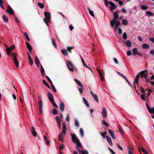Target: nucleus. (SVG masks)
Listing matches in <instances>:
<instances>
[{"instance_id":"5fc2aeb1","label":"nucleus","mask_w":154,"mask_h":154,"mask_svg":"<svg viewBox=\"0 0 154 154\" xmlns=\"http://www.w3.org/2000/svg\"><path fill=\"white\" fill-rule=\"evenodd\" d=\"M51 85V86H52V89L54 91V92H56V89L55 88V87L53 85V84H52V85Z\"/></svg>"},{"instance_id":"bf43d9fd","label":"nucleus","mask_w":154,"mask_h":154,"mask_svg":"<svg viewBox=\"0 0 154 154\" xmlns=\"http://www.w3.org/2000/svg\"><path fill=\"white\" fill-rule=\"evenodd\" d=\"M118 33L119 34H121L122 33V31L120 28H119L118 29Z\"/></svg>"},{"instance_id":"9d476101","label":"nucleus","mask_w":154,"mask_h":154,"mask_svg":"<svg viewBox=\"0 0 154 154\" xmlns=\"http://www.w3.org/2000/svg\"><path fill=\"white\" fill-rule=\"evenodd\" d=\"M7 11L11 15H12L14 14V11L13 9L10 7H8L7 9Z\"/></svg>"},{"instance_id":"a19ab883","label":"nucleus","mask_w":154,"mask_h":154,"mask_svg":"<svg viewBox=\"0 0 154 154\" xmlns=\"http://www.w3.org/2000/svg\"><path fill=\"white\" fill-rule=\"evenodd\" d=\"M53 114L54 115H56L57 114L58 112L57 110L55 109H53Z\"/></svg>"},{"instance_id":"7c9ffc66","label":"nucleus","mask_w":154,"mask_h":154,"mask_svg":"<svg viewBox=\"0 0 154 154\" xmlns=\"http://www.w3.org/2000/svg\"><path fill=\"white\" fill-rule=\"evenodd\" d=\"M146 14L149 16H153V13L152 12L150 11H147L146 12Z\"/></svg>"},{"instance_id":"69168bd1","label":"nucleus","mask_w":154,"mask_h":154,"mask_svg":"<svg viewBox=\"0 0 154 154\" xmlns=\"http://www.w3.org/2000/svg\"><path fill=\"white\" fill-rule=\"evenodd\" d=\"M79 92H80V93L82 94V91H83V88H80L79 89Z\"/></svg>"},{"instance_id":"e433bc0d","label":"nucleus","mask_w":154,"mask_h":154,"mask_svg":"<svg viewBox=\"0 0 154 154\" xmlns=\"http://www.w3.org/2000/svg\"><path fill=\"white\" fill-rule=\"evenodd\" d=\"M123 38L125 40H126L127 38V35L126 32H124L123 34Z\"/></svg>"},{"instance_id":"393cba45","label":"nucleus","mask_w":154,"mask_h":154,"mask_svg":"<svg viewBox=\"0 0 154 154\" xmlns=\"http://www.w3.org/2000/svg\"><path fill=\"white\" fill-rule=\"evenodd\" d=\"M83 101H84L86 105L88 107H89V103H88V101H87V100H86L84 97L83 98Z\"/></svg>"},{"instance_id":"c85d7f7f","label":"nucleus","mask_w":154,"mask_h":154,"mask_svg":"<svg viewBox=\"0 0 154 154\" xmlns=\"http://www.w3.org/2000/svg\"><path fill=\"white\" fill-rule=\"evenodd\" d=\"M80 134L81 136L82 137L84 136V131L83 129L82 128H80Z\"/></svg>"},{"instance_id":"052dcab7","label":"nucleus","mask_w":154,"mask_h":154,"mask_svg":"<svg viewBox=\"0 0 154 154\" xmlns=\"http://www.w3.org/2000/svg\"><path fill=\"white\" fill-rule=\"evenodd\" d=\"M149 40L151 42L154 43V38H151L149 39Z\"/></svg>"},{"instance_id":"4be33fe9","label":"nucleus","mask_w":154,"mask_h":154,"mask_svg":"<svg viewBox=\"0 0 154 154\" xmlns=\"http://www.w3.org/2000/svg\"><path fill=\"white\" fill-rule=\"evenodd\" d=\"M26 45L28 48V50L29 51H30L32 49V48L30 45L29 44V43L26 42Z\"/></svg>"},{"instance_id":"0eeeda50","label":"nucleus","mask_w":154,"mask_h":154,"mask_svg":"<svg viewBox=\"0 0 154 154\" xmlns=\"http://www.w3.org/2000/svg\"><path fill=\"white\" fill-rule=\"evenodd\" d=\"M102 115L103 117L104 118H105L107 116V112L106 110L104 107L102 108Z\"/></svg>"},{"instance_id":"2eb2a0df","label":"nucleus","mask_w":154,"mask_h":154,"mask_svg":"<svg viewBox=\"0 0 154 154\" xmlns=\"http://www.w3.org/2000/svg\"><path fill=\"white\" fill-rule=\"evenodd\" d=\"M91 94L93 96V97L94 99V100L97 102H99V101L98 98V97L96 95L94 94L91 91Z\"/></svg>"},{"instance_id":"4c0bfd02","label":"nucleus","mask_w":154,"mask_h":154,"mask_svg":"<svg viewBox=\"0 0 154 154\" xmlns=\"http://www.w3.org/2000/svg\"><path fill=\"white\" fill-rule=\"evenodd\" d=\"M29 62L31 65H32L33 64V61L31 57L29 58Z\"/></svg>"},{"instance_id":"a18cd8bd","label":"nucleus","mask_w":154,"mask_h":154,"mask_svg":"<svg viewBox=\"0 0 154 154\" xmlns=\"http://www.w3.org/2000/svg\"><path fill=\"white\" fill-rule=\"evenodd\" d=\"M142 9L143 10H146L147 9V7L144 5H142L141 7Z\"/></svg>"},{"instance_id":"423d86ee","label":"nucleus","mask_w":154,"mask_h":154,"mask_svg":"<svg viewBox=\"0 0 154 154\" xmlns=\"http://www.w3.org/2000/svg\"><path fill=\"white\" fill-rule=\"evenodd\" d=\"M109 4L111 5L110 7V10L112 11L116 8V6L114 3L111 1H109Z\"/></svg>"},{"instance_id":"72a5a7b5","label":"nucleus","mask_w":154,"mask_h":154,"mask_svg":"<svg viewBox=\"0 0 154 154\" xmlns=\"http://www.w3.org/2000/svg\"><path fill=\"white\" fill-rule=\"evenodd\" d=\"M75 125L77 127L79 128V123L77 119H75Z\"/></svg>"},{"instance_id":"37998d69","label":"nucleus","mask_w":154,"mask_h":154,"mask_svg":"<svg viewBox=\"0 0 154 154\" xmlns=\"http://www.w3.org/2000/svg\"><path fill=\"white\" fill-rule=\"evenodd\" d=\"M35 64H38V63H39V61L38 60V58L37 57L35 56Z\"/></svg>"},{"instance_id":"f704fd0d","label":"nucleus","mask_w":154,"mask_h":154,"mask_svg":"<svg viewBox=\"0 0 154 154\" xmlns=\"http://www.w3.org/2000/svg\"><path fill=\"white\" fill-rule=\"evenodd\" d=\"M15 46L14 45L12 46L11 47L9 48V47H7V48H8V50L10 51H11V50H13L15 48Z\"/></svg>"},{"instance_id":"20e7f679","label":"nucleus","mask_w":154,"mask_h":154,"mask_svg":"<svg viewBox=\"0 0 154 154\" xmlns=\"http://www.w3.org/2000/svg\"><path fill=\"white\" fill-rule=\"evenodd\" d=\"M44 15L45 18L44 19V21L48 26V23L50 22L51 21V14L49 12H47L46 11L44 12Z\"/></svg>"},{"instance_id":"412c9836","label":"nucleus","mask_w":154,"mask_h":154,"mask_svg":"<svg viewBox=\"0 0 154 154\" xmlns=\"http://www.w3.org/2000/svg\"><path fill=\"white\" fill-rule=\"evenodd\" d=\"M126 45L128 47H131V41L129 40H127L126 42Z\"/></svg>"},{"instance_id":"f8f14e48","label":"nucleus","mask_w":154,"mask_h":154,"mask_svg":"<svg viewBox=\"0 0 154 154\" xmlns=\"http://www.w3.org/2000/svg\"><path fill=\"white\" fill-rule=\"evenodd\" d=\"M31 133L33 136L35 137L37 134V133L35 131V129L33 127H32L31 128Z\"/></svg>"},{"instance_id":"4d7b16f0","label":"nucleus","mask_w":154,"mask_h":154,"mask_svg":"<svg viewBox=\"0 0 154 154\" xmlns=\"http://www.w3.org/2000/svg\"><path fill=\"white\" fill-rule=\"evenodd\" d=\"M129 149H128V154H133V151L130 149L129 147H128Z\"/></svg>"},{"instance_id":"1a4fd4ad","label":"nucleus","mask_w":154,"mask_h":154,"mask_svg":"<svg viewBox=\"0 0 154 154\" xmlns=\"http://www.w3.org/2000/svg\"><path fill=\"white\" fill-rule=\"evenodd\" d=\"M48 96L49 99L51 102L54 101L53 95L51 93H48Z\"/></svg>"},{"instance_id":"8fccbe9b","label":"nucleus","mask_w":154,"mask_h":154,"mask_svg":"<svg viewBox=\"0 0 154 154\" xmlns=\"http://www.w3.org/2000/svg\"><path fill=\"white\" fill-rule=\"evenodd\" d=\"M117 147L120 150H122L123 149L122 147L119 144H117Z\"/></svg>"},{"instance_id":"f257e3e1","label":"nucleus","mask_w":154,"mask_h":154,"mask_svg":"<svg viewBox=\"0 0 154 154\" xmlns=\"http://www.w3.org/2000/svg\"><path fill=\"white\" fill-rule=\"evenodd\" d=\"M113 16L112 20L110 21V23L112 27H113L114 25L116 26L115 29L116 30L119 27L120 23L119 21H117V19L119 17L118 13L116 12H114L113 13Z\"/></svg>"},{"instance_id":"680f3d73","label":"nucleus","mask_w":154,"mask_h":154,"mask_svg":"<svg viewBox=\"0 0 154 154\" xmlns=\"http://www.w3.org/2000/svg\"><path fill=\"white\" fill-rule=\"evenodd\" d=\"M89 13L90 14L91 16H92V17H94V15L93 14V12L92 11H90V12H89Z\"/></svg>"},{"instance_id":"864d4df0","label":"nucleus","mask_w":154,"mask_h":154,"mask_svg":"<svg viewBox=\"0 0 154 154\" xmlns=\"http://www.w3.org/2000/svg\"><path fill=\"white\" fill-rule=\"evenodd\" d=\"M16 55L15 54L13 53L11 56L13 57V59L16 58Z\"/></svg>"},{"instance_id":"e2e57ef3","label":"nucleus","mask_w":154,"mask_h":154,"mask_svg":"<svg viewBox=\"0 0 154 154\" xmlns=\"http://www.w3.org/2000/svg\"><path fill=\"white\" fill-rule=\"evenodd\" d=\"M140 89L141 90V92L143 93H145V91H144V90L143 89V87H142V86H140Z\"/></svg>"},{"instance_id":"3c124183","label":"nucleus","mask_w":154,"mask_h":154,"mask_svg":"<svg viewBox=\"0 0 154 154\" xmlns=\"http://www.w3.org/2000/svg\"><path fill=\"white\" fill-rule=\"evenodd\" d=\"M6 52H7V54H8V55H9V56H11V54H10V53L11 51H9V50H8V48H7V50H6Z\"/></svg>"},{"instance_id":"0e129e2a","label":"nucleus","mask_w":154,"mask_h":154,"mask_svg":"<svg viewBox=\"0 0 154 154\" xmlns=\"http://www.w3.org/2000/svg\"><path fill=\"white\" fill-rule=\"evenodd\" d=\"M45 141L46 142V144L47 146H49V141L47 139V140H45Z\"/></svg>"},{"instance_id":"9b49d317","label":"nucleus","mask_w":154,"mask_h":154,"mask_svg":"<svg viewBox=\"0 0 154 154\" xmlns=\"http://www.w3.org/2000/svg\"><path fill=\"white\" fill-rule=\"evenodd\" d=\"M60 108L62 112L64 111V105L63 103L61 102L60 103Z\"/></svg>"},{"instance_id":"13d9d810","label":"nucleus","mask_w":154,"mask_h":154,"mask_svg":"<svg viewBox=\"0 0 154 154\" xmlns=\"http://www.w3.org/2000/svg\"><path fill=\"white\" fill-rule=\"evenodd\" d=\"M127 54L128 56H130L131 55V51L129 50L127 51Z\"/></svg>"},{"instance_id":"7ed1b4c3","label":"nucleus","mask_w":154,"mask_h":154,"mask_svg":"<svg viewBox=\"0 0 154 154\" xmlns=\"http://www.w3.org/2000/svg\"><path fill=\"white\" fill-rule=\"evenodd\" d=\"M62 133H60L58 136V138L59 140L62 142L63 141V137L66 134V123L63 122L62 124Z\"/></svg>"},{"instance_id":"2f4dec72","label":"nucleus","mask_w":154,"mask_h":154,"mask_svg":"<svg viewBox=\"0 0 154 154\" xmlns=\"http://www.w3.org/2000/svg\"><path fill=\"white\" fill-rule=\"evenodd\" d=\"M80 152L82 153V154H89L88 151L87 150L84 151L83 150H80ZM79 153H80V152Z\"/></svg>"},{"instance_id":"09e8293b","label":"nucleus","mask_w":154,"mask_h":154,"mask_svg":"<svg viewBox=\"0 0 154 154\" xmlns=\"http://www.w3.org/2000/svg\"><path fill=\"white\" fill-rule=\"evenodd\" d=\"M46 78L49 81V82L50 83L51 85H52V84H53L52 82L51 81V80L49 78L48 76H46Z\"/></svg>"},{"instance_id":"a211bd4d","label":"nucleus","mask_w":154,"mask_h":154,"mask_svg":"<svg viewBox=\"0 0 154 154\" xmlns=\"http://www.w3.org/2000/svg\"><path fill=\"white\" fill-rule=\"evenodd\" d=\"M52 43L55 48H56L57 47V45L56 44V41L55 39H52Z\"/></svg>"},{"instance_id":"6e6d98bb","label":"nucleus","mask_w":154,"mask_h":154,"mask_svg":"<svg viewBox=\"0 0 154 154\" xmlns=\"http://www.w3.org/2000/svg\"><path fill=\"white\" fill-rule=\"evenodd\" d=\"M109 132L111 136L114 134L113 131L111 129L109 130Z\"/></svg>"},{"instance_id":"c03bdc74","label":"nucleus","mask_w":154,"mask_h":154,"mask_svg":"<svg viewBox=\"0 0 154 154\" xmlns=\"http://www.w3.org/2000/svg\"><path fill=\"white\" fill-rule=\"evenodd\" d=\"M24 35L26 38L27 39V40L28 41H29L30 40L29 38V37H28V36L27 33L26 32H24Z\"/></svg>"},{"instance_id":"774afa93","label":"nucleus","mask_w":154,"mask_h":154,"mask_svg":"<svg viewBox=\"0 0 154 154\" xmlns=\"http://www.w3.org/2000/svg\"><path fill=\"white\" fill-rule=\"evenodd\" d=\"M150 54L152 55H154V50H152L150 51Z\"/></svg>"},{"instance_id":"6e6552de","label":"nucleus","mask_w":154,"mask_h":154,"mask_svg":"<svg viewBox=\"0 0 154 154\" xmlns=\"http://www.w3.org/2000/svg\"><path fill=\"white\" fill-rule=\"evenodd\" d=\"M39 104V109L40 111V113L41 114L42 112V101L38 102Z\"/></svg>"},{"instance_id":"ea45409f","label":"nucleus","mask_w":154,"mask_h":154,"mask_svg":"<svg viewBox=\"0 0 154 154\" xmlns=\"http://www.w3.org/2000/svg\"><path fill=\"white\" fill-rule=\"evenodd\" d=\"M82 63H83V65L85 66V67H86L89 69H90L91 70V68H90L89 67H88V66H87V65L85 63V62L84 61V60H83V61H82Z\"/></svg>"},{"instance_id":"c9c22d12","label":"nucleus","mask_w":154,"mask_h":154,"mask_svg":"<svg viewBox=\"0 0 154 154\" xmlns=\"http://www.w3.org/2000/svg\"><path fill=\"white\" fill-rule=\"evenodd\" d=\"M67 49L68 50V51H69L70 53H71L72 52V51H71V50L72 49H73L74 48V47H69V46H68L67 47Z\"/></svg>"},{"instance_id":"338daca9","label":"nucleus","mask_w":154,"mask_h":154,"mask_svg":"<svg viewBox=\"0 0 154 154\" xmlns=\"http://www.w3.org/2000/svg\"><path fill=\"white\" fill-rule=\"evenodd\" d=\"M109 149L110 151V152L112 154H116L111 149L109 148Z\"/></svg>"},{"instance_id":"79ce46f5","label":"nucleus","mask_w":154,"mask_h":154,"mask_svg":"<svg viewBox=\"0 0 154 154\" xmlns=\"http://www.w3.org/2000/svg\"><path fill=\"white\" fill-rule=\"evenodd\" d=\"M140 97L142 100H145L144 93H143V94H141Z\"/></svg>"},{"instance_id":"cd10ccee","label":"nucleus","mask_w":154,"mask_h":154,"mask_svg":"<svg viewBox=\"0 0 154 154\" xmlns=\"http://www.w3.org/2000/svg\"><path fill=\"white\" fill-rule=\"evenodd\" d=\"M37 5L41 9H43L44 7V5L42 3L40 2L38 3Z\"/></svg>"},{"instance_id":"39448f33","label":"nucleus","mask_w":154,"mask_h":154,"mask_svg":"<svg viewBox=\"0 0 154 154\" xmlns=\"http://www.w3.org/2000/svg\"><path fill=\"white\" fill-rule=\"evenodd\" d=\"M68 64L70 66H69L68 64H67L68 66L69 69L72 71H76V68L74 67L72 63L69 61L68 60L67 61Z\"/></svg>"},{"instance_id":"f3484780","label":"nucleus","mask_w":154,"mask_h":154,"mask_svg":"<svg viewBox=\"0 0 154 154\" xmlns=\"http://www.w3.org/2000/svg\"><path fill=\"white\" fill-rule=\"evenodd\" d=\"M61 52L64 55H67L68 54L67 51L65 49H63L61 50Z\"/></svg>"},{"instance_id":"ddd939ff","label":"nucleus","mask_w":154,"mask_h":154,"mask_svg":"<svg viewBox=\"0 0 154 154\" xmlns=\"http://www.w3.org/2000/svg\"><path fill=\"white\" fill-rule=\"evenodd\" d=\"M141 76H143L145 78L147 77V74L146 73V70L141 71Z\"/></svg>"},{"instance_id":"603ef678","label":"nucleus","mask_w":154,"mask_h":154,"mask_svg":"<svg viewBox=\"0 0 154 154\" xmlns=\"http://www.w3.org/2000/svg\"><path fill=\"white\" fill-rule=\"evenodd\" d=\"M104 3L106 6H108L109 2L107 0H104Z\"/></svg>"},{"instance_id":"dca6fc26","label":"nucleus","mask_w":154,"mask_h":154,"mask_svg":"<svg viewBox=\"0 0 154 154\" xmlns=\"http://www.w3.org/2000/svg\"><path fill=\"white\" fill-rule=\"evenodd\" d=\"M74 80L75 82L77 83V84L79 86L81 87H82L83 85L81 82L78 79H75Z\"/></svg>"},{"instance_id":"5701e85b","label":"nucleus","mask_w":154,"mask_h":154,"mask_svg":"<svg viewBox=\"0 0 154 154\" xmlns=\"http://www.w3.org/2000/svg\"><path fill=\"white\" fill-rule=\"evenodd\" d=\"M137 52L138 51L137 48H134L133 49L132 53L134 55H136V54Z\"/></svg>"},{"instance_id":"aec40b11","label":"nucleus","mask_w":154,"mask_h":154,"mask_svg":"<svg viewBox=\"0 0 154 154\" xmlns=\"http://www.w3.org/2000/svg\"><path fill=\"white\" fill-rule=\"evenodd\" d=\"M142 47L143 49H148L149 48V46L146 44L144 43L142 45Z\"/></svg>"},{"instance_id":"de8ad7c7","label":"nucleus","mask_w":154,"mask_h":154,"mask_svg":"<svg viewBox=\"0 0 154 154\" xmlns=\"http://www.w3.org/2000/svg\"><path fill=\"white\" fill-rule=\"evenodd\" d=\"M51 103H52L53 105L55 107H56V108L58 107L57 106L56 104V103L54 102V101L51 102Z\"/></svg>"},{"instance_id":"473e14b6","label":"nucleus","mask_w":154,"mask_h":154,"mask_svg":"<svg viewBox=\"0 0 154 154\" xmlns=\"http://www.w3.org/2000/svg\"><path fill=\"white\" fill-rule=\"evenodd\" d=\"M42 82L48 88H50V86L44 80H43Z\"/></svg>"},{"instance_id":"f03ea898","label":"nucleus","mask_w":154,"mask_h":154,"mask_svg":"<svg viewBox=\"0 0 154 154\" xmlns=\"http://www.w3.org/2000/svg\"><path fill=\"white\" fill-rule=\"evenodd\" d=\"M72 139V142L76 144V149L79 153L80 152V148H82L81 144L77 136L74 134H71Z\"/></svg>"},{"instance_id":"c756f323","label":"nucleus","mask_w":154,"mask_h":154,"mask_svg":"<svg viewBox=\"0 0 154 154\" xmlns=\"http://www.w3.org/2000/svg\"><path fill=\"white\" fill-rule=\"evenodd\" d=\"M117 73L120 76H121L122 77H123L124 79H127V78L122 73L118 72H117Z\"/></svg>"},{"instance_id":"b1692460","label":"nucleus","mask_w":154,"mask_h":154,"mask_svg":"<svg viewBox=\"0 0 154 154\" xmlns=\"http://www.w3.org/2000/svg\"><path fill=\"white\" fill-rule=\"evenodd\" d=\"M122 22L123 25L125 26L128 23V21L126 19L123 20L122 21Z\"/></svg>"},{"instance_id":"49530a36","label":"nucleus","mask_w":154,"mask_h":154,"mask_svg":"<svg viewBox=\"0 0 154 154\" xmlns=\"http://www.w3.org/2000/svg\"><path fill=\"white\" fill-rule=\"evenodd\" d=\"M113 60H114V62L115 63H116V64H119V63L118 61L117 60L116 58H114Z\"/></svg>"},{"instance_id":"6ab92c4d","label":"nucleus","mask_w":154,"mask_h":154,"mask_svg":"<svg viewBox=\"0 0 154 154\" xmlns=\"http://www.w3.org/2000/svg\"><path fill=\"white\" fill-rule=\"evenodd\" d=\"M3 21L5 23H7L8 21V19L7 17L5 15H3Z\"/></svg>"},{"instance_id":"a878e982","label":"nucleus","mask_w":154,"mask_h":154,"mask_svg":"<svg viewBox=\"0 0 154 154\" xmlns=\"http://www.w3.org/2000/svg\"><path fill=\"white\" fill-rule=\"evenodd\" d=\"M13 60L14 61V63L15 64L16 66L17 67H18L19 66V62H18V61L17 60V59L15 58L14 59H13Z\"/></svg>"},{"instance_id":"4468645a","label":"nucleus","mask_w":154,"mask_h":154,"mask_svg":"<svg viewBox=\"0 0 154 154\" xmlns=\"http://www.w3.org/2000/svg\"><path fill=\"white\" fill-rule=\"evenodd\" d=\"M106 137L108 143L110 145L112 146V144L111 141V138L109 137L107 135L106 136Z\"/></svg>"},{"instance_id":"58836bf2","label":"nucleus","mask_w":154,"mask_h":154,"mask_svg":"<svg viewBox=\"0 0 154 154\" xmlns=\"http://www.w3.org/2000/svg\"><path fill=\"white\" fill-rule=\"evenodd\" d=\"M138 79H137L136 78L135 79V81L134 82V88H136V86H135V85L138 82Z\"/></svg>"},{"instance_id":"bb28decb","label":"nucleus","mask_w":154,"mask_h":154,"mask_svg":"<svg viewBox=\"0 0 154 154\" xmlns=\"http://www.w3.org/2000/svg\"><path fill=\"white\" fill-rule=\"evenodd\" d=\"M41 71L42 75V76H43L44 75L45 71L42 65L41 66Z\"/></svg>"}]
</instances>
